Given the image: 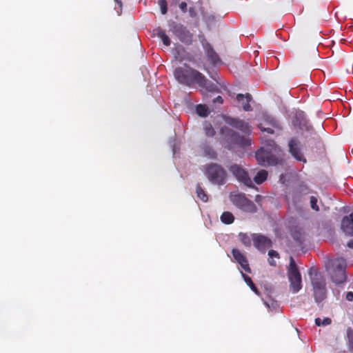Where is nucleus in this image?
<instances>
[{
  "mask_svg": "<svg viewBox=\"0 0 353 353\" xmlns=\"http://www.w3.org/2000/svg\"><path fill=\"white\" fill-rule=\"evenodd\" d=\"M313 295L316 303H320L327 296L326 283L323 275L314 267L310 268L308 272Z\"/></svg>",
  "mask_w": 353,
  "mask_h": 353,
  "instance_id": "2",
  "label": "nucleus"
},
{
  "mask_svg": "<svg viewBox=\"0 0 353 353\" xmlns=\"http://www.w3.org/2000/svg\"><path fill=\"white\" fill-rule=\"evenodd\" d=\"M114 1L118 4L119 8H121V7H122V2H121V0H114Z\"/></svg>",
  "mask_w": 353,
  "mask_h": 353,
  "instance_id": "38",
  "label": "nucleus"
},
{
  "mask_svg": "<svg viewBox=\"0 0 353 353\" xmlns=\"http://www.w3.org/2000/svg\"><path fill=\"white\" fill-rule=\"evenodd\" d=\"M205 172L211 183L218 185L225 183L227 174L220 165L214 163L207 164L205 165Z\"/></svg>",
  "mask_w": 353,
  "mask_h": 353,
  "instance_id": "4",
  "label": "nucleus"
},
{
  "mask_svg": "<svg viewBox=\"0 0 353 353\" xmlns=\"http://www.w3.org/2000/svg\"><path fill=\"white\" fill-rule=\"evenodd\" d=\"M231 202L239 209L250 213H254L256 211L255 204L248 199L244 194H232L230 195Z\"/></svg>",
  "mask_w": 353,
  "mask_h": 353,
  "instance_id": "6",
  "label": "nucleus"
},
{
  "mask_svg": "<svg viewBox=\"0 0 353 353\" xmlns=\"http://www.w3.org/2000/svg\"><path fill=\"white\" fill-rule=\"evenodd\" d=\"M239 238L242 243L245 246H250L251 245V239L248 235L246 234L240 233L239 234Z\"/></svg>",
  "mask_w": 353,
  "mask_h": 353,
  "instance_id": "30",
  "label": "nucleus"
},
{
  "mask_svg": "<svg viewBox=\"0 0 353 353\" xmlns=\"http://www.w3.org/2000/svg\"><path fill=\"white\" fill-rule=\"evenodd\" d=\"M267 177L268 172L265 170H261L256 173V176L254 177V181L256 184L259 185L263 183L267 179Z\"/></svg>",
  "mask_w": 353,
  "mask_h": 353,
  "instance_id": "21",
  "label": "nucleus"
},
{
  "mask_svg": "<svg viewBox=\"0 0 353 353\" xmlns=\"http://www.w3.org/2000/svg\"><path fill=\"white\" fill-rule=\"evenodd\" d=\"M213 102L214 103H219L221 104V103H223V98L221 96H218L214 99H213Z\"/></svg>",
  "mask_w": 353,
  "mask_h": 353,
  "instance_id": "36",
  "label": "nucleus"
},
{
  "mask_svg": "<svg viewBox=\"0 0 353 353\" xmlns=\"http://www.w3.org/2000/svg\"><path fill=\"white\" fill-rule=\"evenodd\" d=\"M310 201L312 209L316 212L319 211V208L317 205V198L314 196H310Z\"/></svg>",
  "mask_w": 353,
  "mask_h": 353,
  "instance_id": "32",
  "label": "nucleus"
},
{
  "mask_svg": "<svg viewBox=\"0 0 353 353\" xmlns=\"http://www.w3.org/2000/svg\"><path fill=\"white\" fill-rule=\"evenodd\" d=\"M179 8L183 12H186L187 11V3L185 2H181L179 4Z\"/></svg>",
  "mask_w": 353,
  "mask_h": 353,
  "instance_id": "34",
  "label": "nucleus"
},
{
  "mask_svg": "<svg viewBox=\"0 0 353 353\" xmlns=\"http://www.w3.org/2000/svg\"><path fill=\"white\" fill-rule=\"evenodd\" d=\"M241 274H242V276H243L245 282L251 288V290L254 293H256L257 295H259V291L257 289V288L256 287V285H254V283L252 282L251 278L249 276H248V275L245 274L244 273H243L242 272H241Z\"/></svg>",
  "mask_w": 353,
  "mask_h": 353,
  "instance_id": "23",
  "label": "nucleus"
},
{
  "mask_svg": "<svg viewBox=\"0 0 353 353\" xmlns=\"http://www.w3.org/2000/svg\"><path fill=\"white\" fill-rule=\"evenodd\" d=\"M259 128L262 132H266L268 134H273L274 132V130L271 128H264L262 126L261 124L259 125Z\"/></svg>",
  "mask_w": 353,
  "mask_h": 353,
  "instance_id": "33",
  "label": "nucleus"
},
{
  "mask_svg": "<svg viewBox=\"0 0 353 353\" xmlns=\"http://www.w3.org/2000/svg\"><path fill=\"white\" fill-rule=\"evenodd\" d=\"M345 299L348 301H353V292H347L345 295Z\"/></svg>",
  "mask_w": 353,
  "mask_h": 353,
  "instance_id": "35",
  "label": "nucleus"
},
{
  "mask_svg": "<svg viewBox=\"0 0 353 353\" xmlns=\"http://www.w3.org/2000/svg\"><path fill=\"white\" fill-rule=\"evenodd\" d=\"M332 323L331 319L328 317L324 318L323 320L320 318H316L315 319V324L317 326H326L328 325H330Z\"/></svg>",
  "mask_w": 353,
  "mask_h": 353,
  "instance_id": "29",
  "label": "nucleus"
},
{
  "mask_svg": "<svg viewBox=\"0 0 353 353\" xmlns=\"http://www.w3.org/2000/svg\"><path fill=\"white\" fill-rule=\"evenodd\" d=\"M347 247L350 248H353V239H350L347 244Z\"/></svg>",
  "mask_w": 353,
  "mask_h": 353,
  "instance_id": "37",
  "label": "nucleus"
},
{
  "mask_svg": "<svg viewBox=\"0 0 353 353\" xmlns=\"http://www.w3.org/2000/svg\"><path fill=\"white\" fill-rule=\"evenodd\" d=\"M255 157L259 164L263 166L276 165L283 162L281 159L277 158L271 152L263 148L256 152Z\"/></svg>",
  "mask_w": 353,
  "mask_h": 353,
  "instance_id": "7",
  "label": "nucleus"
},
{
  "mask_svg": "<svg viewBox=\"0 0 353 353\" xmlns=\"http://www.w3.org/2000/svg\"><path fill=\"white\" fill-rule=\"evenodd\" d=\"M236 99V101L241 105L243 110L250 111L252 110L251 105H250V102L252 101V96L250 94H238Z\"/></svg>",
  "mask_w": 353,
  "mask_h": 353,
  "instance_id": "17",
  "label": "nucleus"
},
{
  "mask_svg": "<svg viewBox=\"0 0 353 353\" xmlns=\"http://www.w3.org/2000/svg\"><path fill=\"white\" fill-rule=\"evenodd\" d=\"M292 123L294 125L299 126L301 129H303V127H305L307 130L312 129V126L307 125V121L303 112H296L294 119L292 120Z\"/></svg>",
  "mask_w": 353,
  "mask_h": 353,
  "instance_id": "18",
  "label": "nucleus"
},
{
  "mask_svg": "<svg viewBox=\"0 0 353 353\" xmlns=\"http://www.w3.org/2000/svg\"><path fill=\"white\" fill-rule=\"evenodd\" d=\"M196 111L198 115L205 117L208 114V108L205 105L199 104L196 106Z\"/></svg>",
  "mask_w": 353,
  "mask_h": 353,
  "instance_id": "27",
  "label": "nucleus"
},
{
  "mask_svg": "<svg viewBox=\"0 0 353 353\" xmlns=\"http://www.w3.org/2000/svg\"><path fill=\"white\" fill-rule=\"evenodd\" d=\"M224 120L227 124L241 130L246 134H250L252 132V129L248 123L243 120L234 119L230 117H225Z\"/></svg>",
  "mask_w": 353,
  "mask_h": 353,
  "instance_id": "12",
  "label": "nucleus"
},
{
  "mask_svg": "<svg viewBox=\"0 0 353 353\" xmlns=\"http://www.w3.org/2000/svg\"><path fill=\"white\" fill-rule=\"evenodd\" d=\"M268 256H269V259H268V263L270 265L272 266H276V262L273 259L274 257L275 258H279V254L274 250H269L268 252Z\"/></svg>",
  "mask_w": 353,
  "mask_h": 353,
  "instance_id": "28",
  "label": "nucleus"
},
{
  "mask_svg": "<svg viewBox=\"0 0 353 353\" xmlns=\"http://www.w3.org/2000/svg\"><path fill=\"white\" fill-rule=\"evenodd\" d=\"M252 241L254 247L259 251L265 252L267 248L272 247V241L264 235L254 234Z\"/></svg>",
  "mask_w": 353,
  "mask_h": 353,
  "instance_id": "13",
  "label": "nucleus"
},
{
  "mask_svg": "<svg viewBox=\"0 0 353 353\" xmlns=\"http://www.w3.org/2000/svg\"><path fill=\"white\" fill-rule=\"evenodd\" d=\"M202 151L203 155L210 159H215L216 158V153L212 146L204 144L202 145Z\"/></svg>",
  "mask_w": 353,
  "mask_h": 353,
  "instance_id": "20",
  "label": "nucleus"
},
{
  "mask_svg": "<svg viewBox=\"0 0 353 353\" xmlns=\"http://www.w3.org/2000/svg\"><path fill=\"white\" fill-rule=\"evenodd\" d=\"M229 170L239 182L248 187L254 188L252 181L250 178L248 173L241 165L237 164L232 165Z\"/></svg>",
  "mask_w": 353,
  "mask_h": 353,
  "instance_id": "10",
  "label": "nucleus"
},
{
  "mask_svg": "<svg viewBox=\"0 0 353 353\" xmlns=\"http://www.w3.org/2000/svg\"><path fill=\"white\" fill-rule=\"evenodd\" d=\"M154 32L157 36L161 39L163 43L165 46H169L170 45L171 41L163 29L159 27L154 30Z\"/></svg>",
  "mask_w": 353,
  "mask_h": 353,
  "instance_id": "19",
  "label": "nucleus"
},
{
  "mask_svg": "<svg viewBox=\"0 0 353 353\" xmlns=\"http://www.w3.org/2000/svg\"><path fill=\"white\" fill-rule=\"evenodd\" d=\"M159 5L161 8V14H165L168 12V4L166 0H159Z\"/></svg>",
  "mask_w": 353,
  "mask_h": 353,
  "instance_id": "31",
  "label": "nucleus"
},
{
  "mask_svg": "<svg viewBox=\"0 0 353 353\" xmlns=\"http://www.w3.org/2000/svg\"><path fill=\"white\" fill-rule=\"evenodd\" d=\"M170 31L185 45H190L193 40V34L183 24L173 23L170 26Z\"/></svg>",
  "mask_w": 353,
  "mask_h": 353,
  "instance_id": "8",
  "label": "nucleus"
},
{
  "mask_svg": "<svg viewBox=\"0 0 353 353\" xmlns=\"http://www.w3.org/2000/svg\"><path fill=\"white\" fill-rule=\"evenodd\" d=\"M275 145L274 141H271V143L270 144V146L273 147Z\"/></svg>",
  "mask_w": 353,
  "mask_h": 353,
  "instance_id": "40",
  "label": "nucleus"
},
{
  "mask_svg": "<svg viewBox=\"0 0 353 353\" xmlns=\"http://www.w3.org/2000/svg\"><path fill=\"white\" fill-rule=\"evenodd\" d=\"M196 192L197 197L200 199L202 201L207 202L208 201V196L207 194L205 192L204 190L201 188L200 184H197Z\"/></svg>",
  "mask_w": 353,
  "mask_h": 353,
  "instance_id": "25",
  "label": "nucleus"
},
{
  "mask_svg": "<svg viewBox=\"0 0 353 353\" xmlns=\"http://www.w3.org/2000/svg\"><path fill=\"white\" fill-rule=\"evenodd\" d=\"M232 254L236 262L240 264L245 272L250 273L251 269L246 257L238 249L235 248L232 249Z\"/></svg>",
  "mask_w": 353,
  "mask_h": 353,
  "instance_id": "14",
  "label": "nucleus"
},
{
  "mask_svg": "<svg viewBox=\"0 0 353 353\" xmlns=\"http://www.w3.org/2000/svg\"><path fill=\"white\" fill-rule=\"evenodd\" d=\"M347 347L350 353H353V330L351 327L347 329Z\"/></svg>",
  "mask_w": 353,
  "mask_h": 353,
  "instance_id": "24",
  "label": "nucleus"
},
{
  "mask_svg": "<svg viewBox=\"0 0 353 353\" xmlns=\"http://www.w3.org/2000/svg\"><path fill=\"white\" fill-rule=\"evenodd\" d=\"M220 219L223 223L229 225L234 222V216L230 212L226 211L223 212L221 215Z\"/></svg>",
  "mask_w": 353,
  "mask_h": 353,
  "instance_id": "22",
  "label": "nucleus"
},
{
  "mask_svg": "<svg viewBox=\"0 0 353 353\" xmlns=\"http://www.w3.org/2000/svg\"><path fill=\"white\" fill-rule=\"evenodd\" d=\"M288 276L293 293H297L302 288L301 275L293 257L292 256L290 258Z\"/></svg>",
  "mask_w": 353,
  "mask_h": 353,
  "instance_id": "5",
  "label": "nucleus"
},
{
  "mask_svg": "<svg viewBox=\"0 0 353 353\" xmlns=\"http://www.w3.org/2000/svg\"><path fill=\"white\" fill-rule=\"evenodd\" d=\"M203 130L205 131V134L208 137H213L215 134V130L212 127V124L208 121H205L203 123Z\"/></svg>",
  "mask_w": 353,
  "mask_h": 353,
  "instance_id": "26",
  "label": "nucleus"
},
{
  "mask_svg": "<svg viewBox=\"0 0 353 353\" xmlns=\"http://www.w3.org/2000/svg\"><path fill=\"white\" fill-rule=\"evenodd\" d=\"M189 12H190V14L192 15V13H193V12H194V8H190L189 9Z\"/></svg>",
  "mask_w": 353,
  "mask_h": 353,
  "instance_id": "39",
  "label": "nucleus"
},
{
  "mask_svg": "<svg viewBox=\"0 0 353 353\" xmlns=\"http://www.w3.org/2000/svg\"><path fill=\"white\" fill-rule=\"evenodd\" d=\"M174 76L178 82L187 86L198 85L208 91L214 90V85L202 73L187 63L176 68L174 71Z\"/></svg>",
  "mask_w": 353,
  "mask_h": 353,
  "instance_id": "1",
  "label": "nucleus"
},
{
  "mask_svg": "<svg viewBox=\"0 0 353 353\" xmlns=\"http://www.w3.org/2000/svg\"><path fill=\"white\" fill-rule=\"evenodd\" d=\"M203 48L205 50L206 56L208 60L214 65H216L218 63L221 62V59L217 54V53L214 51L212 46L208 43H203Z\"/></svg>",
  "mask_w": 353,
  "mask_h": 353,
  "instance_id": "16",
  "label": "nucleus"
},
{
  "mask_svg": "<svg viewBox=\"0 0 353 353\" xmlns=\"http://www.w3.org/2000/svg\"><path fill=\"white\" fill-rule=\"evenodd\" d=\"M341 230L345 234L353 236V213L345 216L341 221Z\"/></svg>",
  "mask_w": 353,
  "mask_h": 353,
  "instance_id": "15",
  "label": "nucleus"
},
{
  "mask_svg": "<svg viewBox=\"0 0 353 353\" xmlns=\"http://www.w3.org/2000/svg\"><path fill=\"white\" fill-rule=\"evenodd\" d=\"M221 133L225 136H229L230 141L240 147L245 148L251 145V140L250 138L240 136L238 133L234 132L228 127L221 128Z\"/></svg>",
  "mask_w": 353,
  "mask_h": 353,
  "instance_id": "9",
  "label": "nucleus"
},
{
  "mask_svg": "<svg viewBox=\"0 0 353 353\" xmlns=\"http://www.w3.org/2000/svg\"><path fill=\"white\" fill-rule=\"evenodd\" d=\"M259 197H260L259 195H256V201H258V198H259Z\"/></svg>",
  "mask_w": 353,
  "mask_h": 353,
  "instance_id": "41",
  "label": "nucleus"
},
{
  "mask_svg": "<svg viewBox=\"0 0 353 353\" xmlns=\"http://www.w3.org/2000/svg\"><path fill=\"white\" fill-rule=\"evenodd\" d=\"M346 261L343 258L336 259L330 262V265L327 268V272L333 283L341 284L346 281Z\"/></svg>",
  "mask_w": 353,
  "mask_h": 353,
  "instance_id": "3",
  "label": "nucleus"
},
{
  "mask_svg": "<svg viewBox=\"0 0 353 353\" xmlns=\"http://www.w3.org/2000/svg\"><path fill=\"white\" fill-rule=\"evenodd\" d=\"M289 152L291 155L297 161L306 163L307 160L301 153L300 142L297 138H292L288 143Z\"/></svg>",
  "mask_w": 353,
  "mask_h": 353,
  "instance_id": "11",
  "label": "nucleus"
}]
</instances>
